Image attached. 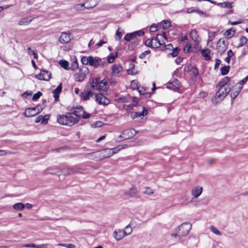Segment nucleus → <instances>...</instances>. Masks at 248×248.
<instances>
[{
  "label": "nucleus",
  "mask_w": 248,
  "mask_h": 248,
  "mask_svg": "<svg viewBox=\"0 0 248 248\" xmlns=\"http://www.w3.org/2000/svg\"><path fill=\"white\" fill-rule=\"evenodd\" d=\"M210 229L214 233L218 235H221V232L214 226H211Z\"/></svg>",
  "instance_id": "nucleus-44"
},
{
  "label": "nucleus",
  "mask_w": 248,
  "mask_h": 248,
  "mask_svg": "<svg viewBox=\"0 0 248 248\" xmlns=\"http://www.w3.org/2000/svg\"><path fill=\"white\" fill-rule=\"evenodd\" d=\"M57 122L61 125L72 126L79 122V119L73 117L72 113L67 112L65 114H58L57 116Z\"/></svg>",
  "instance_id": "nucleus-2"
},
{
  "label": "nucleus",
  "mask_w": 248,
  "mask_h": 248,
  "mask_svg": "<svg viewBox=\"0 0 248 248\" xmlns=\"http://www.w3.org/2000/svg\"><path fill=\"white\" fill-rule=\"evenodd\" d=\"M202 188L200 186L194 187L191 190V194L193 196L192 200L197 199L202 193Z\"/></svg>",
  "instance_id": "nucleus-17"
},
{
  "label": "nucleus",
  "mask_w": 248,
  "mask_h": 248,
  "mask_svg": "<svg viewBox=\"0 0 248 248\" xmlns=\"http://www.w3.org/2000/svg\"><path fill=\"white\" fill-rule=\"evenodd\" d=\"M144 34V32L143 31L140 30L132 33L126 34L124 37V39L126 41H130L131 40L136 38L137 36H141L143 35Z\"/></svg>",
  "instance_id": "nucleus-7"
},
{
  "label": "nucleus",
  "mask_w": 248,
  "mask_h": 248,
  "mask_svg": "<svg viewBox=\"0 0 248 248\" xmlns=\"http://www.w3.org/2000/svg\"><path fill=\"white\" fill-rule=\"evenodd\" d=\"M230 66H224L221 68V74L223 76L227 75L230 70Z\"/></svg>",
  "instance_id": "nucleus-40"
},
{
  "label": "nucleus",
  "mask_w": 248,
  "mask_h": 248,
  "mask_svg": "<svg viewBox=\"0 0 248 248\" xmlns=\"http://www.w3.org/2000/svg\"><path fill=\"white\" fill-rule=\"evenodd\" d=\"M61 172L64 175H71L70 168H63L61 170Z\"/></svg>",
  "instance_id": "nucleus-54"
},
{
  "label": "nucleus",
  "mask_w": 248,
  "mask_h": 248,
  "mask_svg": "<svg viewBox=\"0 0 248 248\" xmlns=\"http://www.w3.org/2000/svg\"><path fill=\"white\" fill-rule=\"evenodd\" d=\"M115 153L116 151H113L111 149H106L104 150L101 153L96 152L95 153L88 154L87 155L90 156V159L98 160H101L104 158H108Z\"/></svg>",
  "instance_id": "nucleus-3"
},
{
  "label": "nucleus",
  "mask_w": 248,
  "mask_h": 248,
  "mask_svg": "<svg viewBox=\"0 0 248 248\" xmlns=\"http://www.w3.org/2000/svg\"><path fill=\"white\" fill-rule=\"evenodd\" d=\"M25 208V205L21 202L16 203L13 205V208L17 211H22Z\"/></svg>",
  "instance_id": "nucleus-31"
},
{
  "label": "nucleus",
  "mask_w": 248,
  "mask_h": 248,
  "mask_svg": "<svg viewBox=\"0 0 248 248\" xmlns=\"http://www.w3.org/2000/svg\"><path fill=\"white\" fill-rule=\"evenodd\" d=\"M227 84L228 87H233L235 84V82L230 80V78L228 77H226L223 78L217 85V87H225V86Z\"/></svg>",
  "instance_id": "nucleus-8"
},
{
  "label": "nucleus",
  "mask_w": 248,
  "mask_h": 248,
  "mask_svg": "<svg viewBox=\"0 0 248 248\" xmlns=\"http://www.w3.org/2000/svg\"><path fill=\"white\" fill-rule=\"evenodd\" d=\"M145 115L147 114V110L146 109V108L145 107H143V110L140 112H135L132 113L131 114V117L132 119H135L138 117H140L141 116H143L144 114Z\"/></svg>",
  "instance_id": "nucleus-23"
},
{
  "label": "nucleus",
  "mask_w": 248,
  "mask_h": 248,
  "mask_svg": "<svg viewBox=\"0 0 248 248\" xmlns=\"http://www.w3.org/2000/svg\"><path fill=\"white\" fill-rule=\"evenodd\" d=\"M234 87H231V93L230 94L232 101H233L235 98L238 95L241 89H242V86H238L236 84H234Z\"/></svg>",
  "instance_id": "nucleus-11"
},
{
  "label": "nucleus",
  "mask_w": 248,
  "mask_h": 248,
  "mask_svg": "<svg viewBox=\"0 0 248 248\" xmlns=\"http://www.w3.org/2000/svg\"><path fill=\"white\" fill-rule=\"evenodd\" d=\"M125 236V232H124V230H119L115 231L114 232V237L117 240H120Z\"/></svg>",
  "instance_id": "nucleus-19"
},
{
  "label": "nucleus",
  "mask_w": 248,
  "mask_h": 248,
  "mask_svg": "<svg viewBox=\"0 0 248 248\" xmlns=\"http://www.w3.org/2000/svg\"><path fill=\"white\" fill-rule=\"evenodd\" d=\"M70 172L71 173V175L77 174V173H81L82 172L85 170V169L82 168H78L77 167H73L70 168Z\"/></svg>",
  "instance_id": "nucleus-27"
},
{
  "label": "nucleus",
  "mask_w": 248,
  "mask_h": 248,
  "mask_svg": "<svg viewBox=\"0 0 248 248\" xmlns=\"http://www.w3.org/2000/svg\"><path fill=\"white\" fill-rule=\"evenodd\" d=\"M227 55L228 56L225 59V61L227 63H229L231 61V58L234 55V53L231 49H230L227 52Z\"/></svg>",
  "instance_id": "nucleus-43"
},
{
  "label": "nucleus",
  "mask_w": 248,
  "mask_h": 248,
  "mask_svg": "<svg viewBox=\"0 0 248 248\" xmlns=\"http://www.w3.org/2000/svg\"><path fill=\"white\" fill-rule=\"evenodd\" d=\"M231 91V88L230 87H219L216 92V99H218L219 101H221Z\"/></svg>",
  "instance_id": "nucleus-4"
},
{
  "label": "nucleus",
  "mask_w": 248,
  "mask_h": 248,
  "mask_svg": "<svg viewBox=\"0 0 248 248\" xmlns=\"http://www.w3.org/2000/svg\"><path fill=\"white\" fill-rule=\"evenodd\" d=\"M201 54L203 57L205 58V60L209 61L211 59L210 54L211 51L208 48L202 49L201 50Z\"/></svg>",
  "instance_id": "nucleus-24"
},
{
  "label": "nucleus",
  "mask_w": 248,
  "mask_h": 248,
  "mask_svg": "<svg viewBox=\"0 0 248 248\" xmlns=\"http://www.w3.org/2000/svg\"><path fill=\"white\" fill-rule=\"evenodd\" d=\"M173 49V52L172 53H171L170 54L173 57L177 56L178 54L179 48L177 47H176L175 48H173V49Z\"/></svg>",
  "instance_id": "nucleus-60"
},
{
  "label": "nucleus",
  "mask_w": 248,
  "mask_h": 248,
  "mask_svg": "<svg viewBox=\"0 0 248 248\" xmlns=\"http://www.w3.org/2000/svg\"><path fill=\"white\" fill-rule=\"evenodd\" d=\"M153 42H154V41L153 40V37H152L151 39H147L145 41V44L147 46L153 48Z\"/></svg>",
  "instance_id": "nucleus-46"
},
{
  "label": "nucleus",
  "mask_w": 248,
  "mask_h": 248,
  "mask_svg": "<svg viewBox=\"0 0 248 248\" xmlns=\"http://www.w3.org/2000/svg\"><path fill=\"white\" fill-rule=\"evenodd\" d=\"M248 39L244 36H242L239 39V43L238 45V47L242 46L247 43Z\"/></svg>",
  "instance_id": "nucleus-42"
},
{
  "label": "nucleus",
  "mask_w": 248,
  "mask_h": 248,
  "mask_svg": "<svg viewBox=\"0 0 248 248\" xmlns=\"http://www.w3.org/2000/svg\"><path fill=\"white\" fill-rule=\"evenodd\" d=\"M95 100L99 105H107L110 103V100L101 93L96 94Z\"/></svg>",
  "instance_id": "nucleus-10"
},
{
  "label": "nucleus",
  "mask_w": 248,
  "mask_h": 248,
  "mask_svg": "<svg viewBox=\"0 0 248 248\" xmlns=\"http://www.w3.org/2000/svg\"><path fill=\"white\" fill-rule=\"evenodd\" d=\"M71 34L66 32H62L59 37V41L62 44L69 43L71 41Z\"/></svg>",
  "instance_id": "nucleus-13"
},
{
  "label": "nucleus",
  "mask_w": 248,
  "mask_h": 248,
  "mask_svg": "<svg viewBox=\"0 0 248 248\" xmlns=\"http://www.w3.org/2000/svg\"><path fill=\"white\" fill-rule=\"evenodd\" d=\"M228 42L227 40L219 39L217 43L216 49L218 53L223 54L227 49Z\"/></svg>",
  "instance_id": "nucleus-5"
},
{
  "label": "nucleus",
  "mask_w": 248,
  "mask_h": 248,
  "mask_svg": "<svg viewBox=\"0 0 248 248\" xmlns=\"http://www.w3.org/2000/svg\"><path fill=\"white\" fill-rule=\"evenodd\" d=\"M217 4V5L222 8H231L232 7V2H230L228 1L218 3Z\"/></svg>",
  "instance_id": "nucleus-35"
},
{
  "label": "nucleus",
  "mask_w": 248,
  "mask_h": 248,
  "mask_svg": "<svg viewBox=\"0 0 248 248\" xmlns=\"http://www.w3.org/2000/svg\"><path fill=\"white\" fill-rule=\"evenodd\" d=\"M190 36L194 41L196 42L199 41V37L196 30H192L190 31Z\"/></svg>",
  "instance_id": "nucleus-28"
},
{
  "label": "nucleus",
  "mask_w": 248,
  "mask_h": 248,
  "mask_svg": "<svg viewBox=\"0 0 248 248\" xmlns=\"http://www.w3.org/2000/svg\"><path fill=\"white\" fill-rule=\"evenodd\" d=\"M59 64L61 65V66L64 68L65 70H69L70 67H69V62L64 60H60L59 62Z\"/></svg>",
  "instance_id": "nucleus-29"
},
{
  "label": "nucleus",
  "mask_w": 248,
  "mask_h": 248,
  "mask_svg": "<svg viewBox=\"0 0 248 248\" xmlns=\"http://www.w3.org/2000/svg\"><path fill=\"white\" fill-rule=\"evenodd\" d=\"M85 71H83V68H81L79 69L78 73L74 74V79L76 81L81 82L86 77L85 72L88 70V68L87 67H85Z\"/></svg>",
  "instance_id": "nucleus-12"
},
{
  "label": "nucleus",
  "mask_w": 248,
  "mask_h": 248,
  "mask_svg": "<svg viewBox=\"0 0 248 248\" xmlns=\"http://www.w3.org/2000/svg\"><path fill=\"white\" fill-rule=\"evenodd\" d=\"M122 33L119 31V29H118L116 32L115 39L117 41H119L122 38Z\"/></svg>",
  "instance_id": "nucleus-55"
},
{
  "label": "nucleus",
  "mask_w": 248,
  "mask_h": 248,
  "mask_svg": "<svg viewBox=\"0 0 248 248\" xmlns=\"http://www.w3.org/2000/svg\"><path fill=\"white\" fill-rule=\"evenodd\" d=\"M248 80V76L245 77L244 78H243L242 80H240V81L238 82L237 83H235L237 85L239 86H242L243 87V85L244 83H245Z\"/></svg>",
  "instance_id": "nucleus-52"
},
{
  "label": "nucleus",
  "mask_w": 248,
  "mask_h": 248,
  "mask_svg": "<svg viewBox=\"0 0 248 248\" xmlns=\"http://www.w3.org/2000/svg\"><path fill=\"white\" fill-rule=\"evenodd\" d=\"M81 117L83 119H88L91 117V114L85 111V113H82Z\"/></svg>",
  "instance_id": "nucleus-64"
},
{
  "label": "nucleus",
  "mask_w": 248,
  "mask_h": 248,
  "mask_svg": "<svg viewBox=\"0 0 248 248\" xmlns=\"http://www.w3.org/2000/svg\"><path fill=\"white\" fill-rule=\"evenodd\" d=\"M129 65H130V67L127 70V74L129 75H132L136 74L137 72L134 71L135 65L133 63H130Z\"/></svg>",
  "instance_id": "nucleus-41"
},
{
  "label": "nucleus",
  "mask_w": 248,
  "mask_h": 248,
  "mask_svg": "<svg viewBox=\"0 0 248 248\" xmlns=\"http://www.w3.org/2000/svg\"><path fill=\"white\" fill-rule=\"evenodd\" d=\"M137 192L138 191L137 189L134 186H133L126 193V194L130 197H133L136 196Z\"/></svg>",
  "instance_id": "nucleus-34"
},
{
  "label": "nucleus",
  "mask_w": 248,
  "mask_h": 248,
  "mask_svg": "<svg viewBox=\"0 0 248 248\" xmlns=\"http://www.w3.org/2000/svg\"><path fill=\"white\" fill-rule=\"evenodd\" d=\"M173 49V47L171 44H169L167 45H164L163 47L161 48L162 50H164L165 49H169L171 50Z\"/></svg>",
  "instance_id": "nucleus-56"
},
{
  "label": "nucleus",
  "mask_w": 248,
  "mask_h": 248,
  "mask_svg": "<svg viewBox=\"0 0 248 248\" xmlns=\"http://www.w3.org/2000/svg\"><path fill=\"white\" fill-rule=\"evenodd\" d=\"M191 227L192 225L190 223H183L176 228V232L172 233L171 235L172 237H175L176 241L180 242L183 237L188 234Z\"/></svg>",
  "instance_id": "nucleus-1"
},
{
  "label": "nucleus",
  "mask_w": 248,
  "mask_h": 248,
  "mask_svg": "<svg viewBox=\"0 0 248 248\" xmlns=\"http://www.w3.org/2000/svg\"><path fill=\"white\" fill-rule=\"evenodd\" d=\"M58 246L64 247L67 248H75L76 246L73 244H59Z\"/></svg>",
  "instance_id": "nucleus-53"
},
{
  "label": "nucleus",
  "mask_w": 248,
  "mask_h": 248,
  "mask_svg": "<svg viewBox=\"0 0 248 248\" xmlns=\"http://www.w3.org/2000/svg\"><path fill=\"white\" fill-rule=\"evenodd\" d=\"M45 106H42L40 105H38L34 107L35 108H36V115L41 112L43 109L45 108Z\"/></svg>",
  "instance_id": "nucleus-50"
},
{
  "label": "nucleus",
  "mask_w": 248,
  "mask_h": 248,
  "mask_svg": "<svg viewBox=\"0 0 248 248\" xmlns=\"http://www.w3.org/2000/svg\"><path fill=\"white\" fill-rule=\"evenodd\" d=\"M162 28L163 29H167L171 26V22L169 20H164L161 22Z\"/></svg>",
  "instance_id": "nucleus-39"
},
{
  "label": "nucleus",
  "mask_w": 248,
  "mask_h": 248,
  "mask_svg": "<svg viewBox=\"0 0 248 248\" xmlns=\"http://www.w3.org/2000/svg\"><path fill=\"white\" fill-rule=\"evenodd\" d=\"M167 86L168 89L173 91H176L180 88V84L179 81L177 79H174L172 81L169 82Z\"/></svg>",
  "instance_id": "nucleus-14"
},
{
  "label": "nucleus",
  "mask_w": 248,
  "mask_h": 248,
  "mask_svg": "<svg viewBox=\"0 0 248 248\" xmlns=\"http://www.w3.org/2000/svg\"><path fill=\"white\" fill-rule=\"evenodd\" d=\"M118 57V52H116L115 55L113 54H110L108 56V63H112L115 58Z\"/></svg>",
  "instance_id": "nucleus-37"
},
{
  "label": "nucleus",
  "mask_w": 248,
  "mask_h": 248,
  "mask_svg": "<svg viewBox=\"0 0 248 248\" xmlns=\"http://www.w3.org/2000/svg\"><path fill=\"white\" fill-rule=\"evenodd\" d=\"M49 118V116L48 115H46L44 117L42 116V117L41 118V124L44 125L47 124Z\"/></svg>",
  "instance_id": "nucleus-49"
},
{
  "label": "nucleus",
  "mask_w": 248,
  "mask_h": 248,
  "mask_svg": "<svg viewBox=\"0 0 248 248\" xmlns=\"http://www.w3.org/2000/svg\"><path fill=\"white\" fill-rule=\"evenodd\" d=\"M78 68V61L76 57H74V61L71 64V66L70 67V69H71L73 71L76 70Z\"/></svg>",
  "instance_id": "nucleus-36"
},
{
  "label": "nucleus",
  "mask_w": 248,
  "mask_h": 248,
  "mask_svg": "<svg viewBox=\"0 0 248 248\" xmlns=\"http://www.w3.org/2000/svg\"><path fill=\"white\" fill-rule=\"evenodd\" d=\"M32 18L29 19L28 17L23 18L19 21L18 24L20 26L27 25L32 21Z\"/></svg>",
  "instance_id": "nucleus-32"
},
{
  "label": "nucleus",
  "mask_w": 248,
  "mask_h": 248,
  "mask_svg": "<svg viewBox=\"0 0 248 248\" xmlns=\"http://www.w3.org/2000/svg\"><path fill=\"white\" fill-rule=\"evenodd\" d=\"M94 94V93L91 91H89L86 93L81 92L80 93V97L82 100L86 101L89 99L90 97Z\"/></svg>",
  "instance_id": "nucleus-22"
},
{
  "label": "nucleus",
  "mask_w": 248,
  "mask_h": 248,
  "mask_svg": "<svg viewBox=\"0 0 248 248\" xmlns=\"http://www.w3.org/2000/svg\"><path fill=\"white\" fill-rule=\"evenodd\" d=\"M35 77L39 80L48 81L51 77V73L46 70L42 69L40 74L36 75Z\"/></svg>",
  "instance_id": "nucleus-9"
},
{
  "label": "nucleus",
  "mask_w": 248,
  "mask_h": 248,
  "mask_svg": "<svg viewBox=\"0 0 248 248\" xmlns=\"http://www.w3.org/2000/svg\"><path fill=\"white\" fill-rule=\"evenodd\" d=\"M24 115L26 117H33L36 115V108L34 107L27 108L24 112Z\"/></svg>",
  "instance_id": "nucleus-18"
},
{
  "label": "nucleus",
  "mask_w": 248,
  "mask_h": 248,
  "mask_svg": "<svg viewBox=\"0 0 248 248\" xmlns=\"http://www.w3.org/2000/svg\"><path fill=\"white\" fill-rule=\"evenodd\" d=\"M150 52H151V51L149 50H146V51H144L143 52L141 53L139 55V58L140 59H143V58H144L145 57V56L146 55L149 54Z\"/></svg>",
  "instance_id": "nucleus-59"
},
{
  "label": "nucleus",
  "mask_w": 248,
  "mask_h": 248,
  "mask_svg": "<svg viewBox=\"0 0 248 248\" xmlns=\"http://www.w3.org/2000/svg\"><path fill=\"white\" fill-rule=\"evenodd\" d=\"M62 89V84L60 83L57 87L53 91V94H59Z\"/></svg>",
  "instance_id": "nucleus-48"
},
{
  "label": "nucleus",
  "mask_w": 248,
  "mask_h": 248,
  "mask_svg": "<svg viewBox=\"0 0 248 248\" xmlns=\"http://www.w3.org/2000/svg\"><path fill=\"white\" fill-rule=\"evenodd\" d=\"M42 95V92L38 91L37 93L34 94L32 97V100L36 101Z\"/></svg>",
  "instance_id": "nucleus-51"
},
{
  "label": "nucleus",
  "mask_w": 248,
  "mask_h": 248,
  "mask_svg": "<svg viewBox=\"0 0 248 248\" xmlns=\"http://www.w3.org/2000/svg\"><path fill=\"white\" fill-rule=\"evenodd\" d=\"M58 172V170H54L52 169H48L46 170V173L57 175Z\"/></svg>",
  "instance_id": "nucleus-58"
},
{
  "label": "nucleus",
  "mask_w": 248,
  "mask_h": 248,
  "mask_svg": "<svg viewBox=\"0 0 248 248\" xmlns=\"http://www.w3.org/2000/svg\"><path fill=\"white\" fill-rule=\"evenodd\" d=\"M72 112H70L72 113V115H75L77 118H78L79 120L81 117L82 113H85V111L83 110L82 107L79 106L77 108H75L72 109Z\"/></svg>",
  "instance_id": "nucleus-15"
},
{
  "label": "nucleus",
  "mask_w": 248,
  "mask_h": 248,
  "mask_svg": "<svg viewBox=\"0 0 248 248\" xmlns=\"http://www.w3.org/2000/svg\"><path fill=\"white\" fill-rule=\"evenodd\" d=\"M136 134V132L134 129H126L122 133L120 136L121 140L128 139L133 138Z\"/></svg>",
  "instance_id": "nucleus-6"
},
{
  "label": "nucleus",
  "mask_w": 248,
  "mask_h": 248,
  "mask_svg": "<svg viewBox=\"0 0 248 248\" xmlns=\"http://www.w3.org/2000/svg\"><path fill=\"white\" fill-rule=\"evenodd\" d=\"M108 88V82L104 80L100 81L98 85H96V89L99 91H105Z\"/></svg>",
  "instance_id": "nucleus-20"
},
{
  "label": "nucleus",
  "mask_w": 248,
  "mask_h": 248,
  "mask_svg": "<svg viewBox=\"0 0 248 248\" xmlns=\"http://www.w3.org/2000/svg\"><path fill=\"white\" fill-rule=\"evenodd\" d=\"M97 0H87L84 4H85V8L87 9L93 8L97 4Z\"/></svg>",
  "instance_id": "nucleus-25"
},
{
  "label": "nucleus",
  "mask_w": 248,
  "mask_h": 248,
  "mask_svg": "<svg viewBox=\"0 0 248 248\" xmlns=\"http://www.w3.org/2000/svg\"><path fill=\"white\" fill-rule=\"evenodd\" d=\"M153 48H157L161 46H162L165 44V43L163 41H162L161 42L160 40L159 39L158 37L156 36L153 37Z\"/></svg>",
  "instance_id": "nucleus-21"
},
{
  "label": "nucleus",
  "mask_w": 248,
  "mask_h": 248,
  "mask_svg": "<svg viewBox=\"0 0 248 248\" xmlns=\"http://www.w3.org/2000/svg\"><path fill=\"white\" fill-rule=\"evenodd\" d=\"M235 33V30H232V28H231L230 29L227 30L224 32V35L226 37H231L233 36L234 34Z\"/></svg>",
  "instance_id": "nucleus-38"
},
{
  "label": "nucleus",
  "mask_w": 248,
  "mask_h": 248,
  "mask_svg": "<svg viewBox=\"0 0 248 248\" xmlns=\"http://www.w3.org/2000/svg\"><path fill=\"white\" fill-rule=\"evenodd\" d=\"M101 63V59L99 57H95L90 56V65L95 68L98 67Z\"/></svg>",
  "instance_id": "nucleus-16"
},
{
  "label": "nucleus",
  "mask_w": 248,
  "mask_h": 248,
  "mask_svg": "<svg viewBox=\"0 0 248 248\" xmlns=\"http://www.w3.org/2000/svg\"><path fill=\"white\" fill-rule=\"evenodd\" d=\"M24 247L26 248H48V245L47 244H43L39 245H36L34 244H29L25 245Z\"/></svg>",
  "instance_id": "nucleus-26"
},
{
  "label": "nucleus",
  "mask_w": 248,
  "mask_h": 248,
  "mask_svg": "<svg viewBox=\"0 0 248 248\" xmlns=\"http://www.w3.org/2000/svg\"><path fill=\"white\" fill-rule=\"evenodd\" d=\"M132 232V229L130 225H127L125 228V230H124V232H125V236L130 234Z\"/></svg>",
  "instance_id": "nucleus-47"
},
{
  "label": "nucleus",
  "mask_w": 248,
  "mask_h": 248,
  "mask_svg": "<svg viewBox=\"0 0 248 248\" xmlns=\"http://www.w3.org/2000/svg\"><path fill=\"white\" fill-rule=\"evenodd\" d=\"M90 56H89L88 57L84 56L81 58V61L83 64L87 65L88 63L90 64Z\"/></svg>",
  "instance_id": "nucleus-45"
},
{
  "label": "nucleus",
  "mask_w": 248,
  "mask_h": 248,
  "mask_svg": "<svg viewBox=\"0 0 248 248\" xmlns=\"http://www.w3.org/2000/svg\"><path fill=\"white\" fill-rule=\"evenodd\" d=\"M122 70V67L119 64H114L112 66V72L113 74H119Z\"/></svg>",
  "instance_id": "nucleus-30"
},
{
  "label": "nucleus",
  "mask_w": 248,
  "mask_h": 248,
  "mask_svg": "<svg viewBox=\"0 0 248 248\" xmlns=\"http://www.w3.org/2000/svg\"><path fill=\"white\" fill-rule=\"evenodd\" d=\"M131 96L129 95H127L125 96L119 97H118L116 100L119 103H124L127 102L130 100Z\"/></svg>",
  "instance_id": "nucleus-33"
},
{
  "label": "nucleus",
  "mask_w": 248,
  "mask_h": 248,
  "mask_svg": "<svg viewBox=\"0 0 248 248\" xmlns=\"http://www.w3.org/2000/svg\"><path fill=\"white\" fill-rule=\"evenodd\" d=\"M215 62V69L216 70L218 68V66L221 63V61L218 59H216Z\"/></svg>",
  "instance_id": "nucleus-63"
},
{
  "label": "nucleus",
  "mask_w": 248,
  "mask_h": 248,
  "mask_svg": "<svg viewBox=\"0 0 248 248\" xmlns=\"http://www.w3.org/2000/svg\"><path fill=\"white\" fill-rule=\"evenodd\" d=\"M131 88L135 90L138 88V83L135 80H132L131 82Z\"/></svg>",
  "instance_id": "nucleus-61"
},
{
  "label": "nucleus",
  "mask_w": 248,
  "mask_h": 248,
  "mask_svg": "<svg viewBox=\"0 0 248 248\" xmlns=\"http://www.w3.org/2000/svg\"><path fill=\"white\" fill-rule=\"evenodd\" d=\"M104 124V123L100 121H97L95 123H93L92 125H93L95 127H100L102 126Z\"/></svg>",
  "instance_id": "nucleus-57"
},
{
  "label": "nucleus",
  "mask_w": 248,
  "mask_h": 248,
  "mask_svg": "<svg viewBox=\"0 0 248 248\" xmlns=\"http://www.w3.org/2000/svg\"><path fill=\"white\" fill-rule=\"evenodd\" d=\"M144 193L147 195H151L153 193V191L150 188L147 187L146 188L145 191H144Z\"/></svg>",
  "instance_id": "nucleus-62"
}]
</instances>
